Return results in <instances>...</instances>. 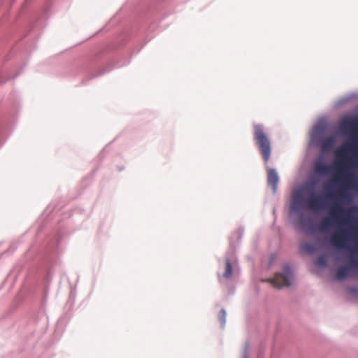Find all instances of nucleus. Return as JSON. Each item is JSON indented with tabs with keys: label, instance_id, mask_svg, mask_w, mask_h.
<instances>
[{
	"label": "nucleus",
	"instance_id": "nucleus-11",
	"mask_svg": "<svg viewBox=\"0 0 358 358\" xmlns=\"http://www.w3.org/2000/svg\"><path fill=\"white\" fill-rule=\"evenodd\" d=\"M316 264L320 266H325L327 265V259L325 257L320 256L316 260Z\"/></svg>",
	"mask_w": 358,
	"mask_h": 358
},
{
	"label": "nucleus",
	"instance_id": "nucleus-9",
	"mask_svg": "<svg viewBox=\"0 0 358 358\" xmlns=\"http://www.w3.org/2000/svg\"><path fill=\"white\" fill-rule=\"evenodd\" d=\"M314 171L319 175H325L330 172V168L322 162H317L314 166Z\"/></svg>",
	"mask_w": 358,
	"mask_h": 358
},
{
	"label": "nucleus",
	"instance_id": "nucleus-8",
	"mask_svg": "<svg viewBox=\"0 0 358 358\" xmlns=\"http://www.w3.org/2000/svg\"><path fill=\"white\" fill-rule=\"evenodd\" d=\"M336 140L335 136H331L323 139L320 143L321 151L324 153L331 151L335 145Z\"/></svg>",
	"mask_w": 358,
	"mask_h": 358
},
{
	"label": "nucleus",
	"instance_id": "nucleus-1",
	"mask_svg": "<svg viewBox=\"0 0 358 358\" xmlns=\"http://www.w3.org/2000/svg\"><path fill=\"white\" fill-rule=\"evenodd\" d=\"M345 213L344 208L339 203H335L330 208L331 218L325 217L323 219L321 228L322 230L327 229L331 225V219L342 224H347L348 229H340L334 232L330 238V244L336 249H347L352 252L350 255V265L340 267L336 274V278L338 280H343L352 275V267H358V259L355 258L354 251L355 248H350L351 241H356L358 239V223L354 220L344 219L341 215Z\"/></svg>",
	"mask_w": 358,
	"mask_h": 358
},
{
	"label": "nucleus",
	"instance_id": "nucleus-7",
	"mask_svg": "<svg viewBox=\"0 0 358 358\" xmlns=\"http://www.w3.org/2000/svg\"><path fill=\"white\" fill-rule=\"evenodd\" d=\"M267 180L273 193L276 192L279 178L275 169L271 168L267 169Z\"/></svg>",
	"mask_w": 358,
	"mask_h": 358
},
{
	"label": "nucleus",
	"instance_id": "nucleus-5",
	"mask_svg": "<svg viewBox=\"0 0 358 358\" xmlns=\"http://www.w3.org/2000/svg\"><path fill=\"white\" fill-rule=\"evenodd\" d=\"M306 204L308 209L317 211L324 208L325 201L322 196L314 194L306 201Z\"/></svg>",
	"mask_w": 358,
	"mask_h": 358
},
{
	"label": "nucleus",
	"instance_id": "nucleus-14",
	"mask_svg": "<svg viewBox=\"0 0 358 358\" xmlns=\"http://www.w3.org/2000/svg\"><path fill=\"white\" fill-rule=\"evenodd\" d=\"M353 209H354V208H351L350 209H349V210H348V213H347V215H350V214L352 212Z\"/></svg>",
	"mask_w": 358,
	"mask_h": 358
},
{
	"label": "nucleus",
	"instance_id": "nucleus-12",
	"mask_svg": "<svg viewBox=\"0 0 358 358\" xmlns=\"http://www.w3.org/2000/svg\"><path fill=\"white\" fill-rule=\"evenodd\" d=\"M220 314L222 315V323H224L225 322V316H226V313L224 310H222L221 312H220Z\"/></svg>",
	"mask_w": 358,
	"mask_h": 358
},
{
	"label": "nucleus",
	"instance_id": "nucleus-4",
	"mask_svg": "<svg viewBox=\"0 0 358 358\" xmlns=\"http://www.w3.org/2000/svg\"><path fill=\"white\" fill-rule=\"evenodd\" d=\"M292 272L288 266L284 268L282 273H278L273 278L268 279L273 287L276 288H282L283 287H288L291 285V278Z\"/></svg>",
	"mask_w": 358,
	"mask_h": 358
},
{
	"label": "nucleus",
	"instance_id": "nucleus-6",
	"mask_svg": "<svg viewBox=\"0 0 358 358\" xmlns=\"http://www.w3.org/2000/svg\"><path fill=\"white\" fill-rule=\"evenodd\" d=\"M340 127L342 131L352 133L358 130V119H343L341 122Z\"/></svg>",
	"mask_w": 358,
	"mask_h": 358
},
{
	"label": "nucleus",
	"instance_id": "nucleus-10",
	"mask_svg": "<svg viewBox=\"0 0 358 358\" xmlns=\"http://www.w3.org/2000/svg\"><path fill=\"white\" fill-rule=\"evenodd\" d=\"M232 275V265L229 259L226 261V270L223 274L224 278H229Z\"/></svg>",
	"mask_w": 358,
	"mask_h": 358
},
{
	"label": "nucleus",
	"instance_id": "nucleus-16",
	"mask_svg": "<svg viewBox=\"0 0 358 358\" xmlns=\"http://www.w3.org/2000/svg\"><path fill=\"white\" fill-rule=\"evenodd\" d=\"M329 197H330V198H333V197H334V194H329Z\"/></svg>",
	"mask_w": 358,
	"mask_h": 358
},
{
	"label": "nucleus",
	"instance_id": "nucleus-17",
	"mask_svg": "<svg viewBox=\"0 0 358 358\" xmlns=\"http://www.w3.org/2000/svg\"><path fill=\"white\" fill-rule=\"evenodd\" d=\"M243 358H247L246 356H245Z\"/></svg>",
	"mask_w": 358,
	"mask_h": 358
},
{
	"label": "nucleus",
	"instance_id": "nucleus-15",
	"mask_svg": "<svg viewBox=\"0 0 358 358\" xmlns=\"http://www.w3.org/2000/svg\"><path fill=\"white\" fill-rule=\"evenodd\" d=\"M304 248H305V249H306V250H310V246L309 245H306L304 246Z\"/></svg>",
	"mask_w": 358,
	"mask_h": 358
},
{
	"label": "nucleus",
	"instance_id": "nucleus-13",
	"mask_svg": "<svg viewBox=\"0 0 358 358\" xmlns=\"http://www.w3.org/2000/svg\"><path fill=\"white\" fill-rule=\"evenodd\" d=\"M339 195L342 197V198H344L345 196V192L344 190H341L340 192H339Z\"/></svg>",
	"mask_w": 358,
	"mask_h": 358
},
{
	"label": "nucleus",
	"instance_id": "nucleus-3",
	"mask_svg": "<svg viewBox=\"0 0 358 358\" xmlns=\"http://www.w3.org/2000/svg\"><path fill=\"white\" fill-rule=\"evenodd\" d=\"M254 139L259 149L260 153L265 163H267L271 155V147L267 135L264 131L262 125L255 124L253 127Z\"/></svg>",
	"mask_w": 358,
	"mask_h": 358
},
{
	"label": "nucleus",
	"instance_id": "nucleus-2",
	"mask_svg": "<svg viewBox=\"0 0 358 358\" xmlns=\"http://www.w3.org/2000/svg\"><path fill=\"white\" fill-rule=\"evenodd\" d=\"M355 148L354 144H345L341 146L336 152L337 170L336 180H342L348 188L357 185L356 177L350 170L358 169V153L354 154L353 157H347L350 151H354Z\"/></svg>",
	"mask_w": 358,
	"mask_h": 358
}]
</instances>
